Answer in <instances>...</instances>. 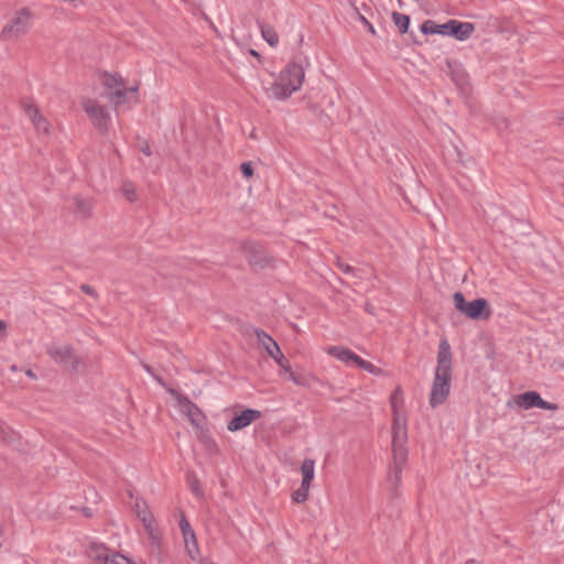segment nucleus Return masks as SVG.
<instances>
[{
  "label": "nucleus",
  "mask_w": 564,
  "mask_h": 564,
  "mask_svg": "<svg viewBox=\"0 0 564 564\" xmlns=\"http://www.w3.org/2000/svg\"><path fill=\"white\" fill-rule=\"evenodd\" d=\"M452 359L451 345L446 339L441 340L437 351V366L429 400L432 408L443 404L449 395Z\"/></svg>",
  "instance_id": "1"
},
{
  "label": "nucleus",
  "mask_w": 564,
  "mask_h": 564,
  "mask_svg": "<svg viewBox=\"0 0 564 564\" xmlns=\"http://www.w3.org/2000/svg\"><path fill=\"white\" fill-rule=\"evenodd\" d=\"M303 80L304 68L302 64L292 61L281 70L279 78L270 87V91L275 99L284 100L301 88Z\"/></svg>",
  "instance_id": "2"
},
{
  "label": "nucleus",
  "mask_w": 564,
  "mask_h": 564,
  "mask_svg": "<svg viewBox=\"0 0 564 564\" xmlns=\"http://www.w3.org/2000/svg\"><path fill=\"white\" fill-rule=\"evenodd\" d=\"M475 31L470 22L448 20L444 24H437L433 20H426L421 24V32L424 34L449 35L458 41H466Z\"/></svg>",
  "instance_id": "3"
},
{
  "label": "nucleus",
  "mask_w": 564,
  "mask_h": 564,
  "mask_svg": "<svg viewBox=\"0 0 564 564\" xmlns=\"http://www.w3.org/2000/svg\"><path fill=\"white\" fill-rule=\"evenodd\" d=\"M453 300L455 308L470 319L486 321L491 316V308L486 299L479 297L467 302L462 292H456Z\"/></svg>",
  "instance_id": "4"
},
{
  "label": "nucleus",
  "mask_w": 564,
  "mask_h": 564,
  "mask_svg": "<svg viewBox=\"0 0 564 564\" xmlns=\"http://www.w3.org/2000/svg\"><path fill=\"white\" fill-rule=\"evenodd\" d=\"M33 13L29 8L18 10L0 32L1 41H13L26 34L31 28Z\"/></svg>",
  "instance_id": "5"
},
{
  "label": "nucleus",
  "mask_w": 564,
  "mask_h": 564,
  "mask_svg": "<svg viewBox=\"0 0 564 564\" xmlns=\"http://www.w3.org/2000/svg\"><path fill=\"white\" fill-rule=\"evenodd\" d=\"M46 354L55 364L70 371H77L83 364L82 358L70 345L52 344L46 348Z\"/></svg>",
  "instance_id": "6"
},
{
  "label": "nucleus",
  "mask_w": 564,
  "mask_h": 564,
  "mask_svg": "<svg viewBox=\"0 0 564 564\" xmlns=\"http://www.w3.org/2000/svg\"><path fill=\"white\" fill-rule=\"evenodd\" d=\"M82 105L95 128L98 129L100 133L106 134L108 132V122L110 120L107 108L100 106L97 100L90 98L83 99Z\"/></svg>",
  "instance_id": "7"
},
{
  "label": "nucleus",
  "mask_w": 564,
  "mask_h": 564,
  "mask_svg": "<svg viewBox=\"0 0 564 564\" xmlns=\"http://www.w3.org/2000/svg\"><path fill=\"white\" fill-rule=\"evenodd\" d=\"M253 333L257 336L258 343L264 348L267 354L281 367L283 370H290L288 359L282 354L278 343L264 330L260 328H253Z\"/></svg>",
  "instance_id": "8"
},
{
  "label": "nucleus",
  "mask_w": 564,
  "mask_h": 564,
  "mask_svg": "<svg viewBox=\"0 0 564 564\" xmlns=\"http://www.w3.org/2000/svg\"><path fill=\"white\" fill-rule=\"evenodd\" d=\"M242 249L251 267L263 269L272 264L273 259L267 254L261 245L250 241L246 242Z\"/></svg>",
  "instance_id": "9"
},
{
  "label": "nucleus",
  "mask_w": 564,
  "mask_h": 564,
  "mask_svg": "<svg viewBox=\"0 0 564 564\" xmlns=\"http://www.w3.org/2000/svg\"><path fill=\"white\" fill-rule=\"evenodd\" d=\"M134 511L139 520L143 523L149 536L152 540H158L160 533L156 528L155 519L150 511L148 503L143 499L137 498L134 502Z\"/></svg>",
  "instance_id": "10"
},
{
  "label": "nucleus",
  "mask_w": 564,
  "mask_h": 564,
  "mask_svg": "<svg viewBox=\"0 0 564 564\" xmlns=\"http://www.w3.org/2000/svg\"><path fill=\"white\" fill-rule=\"evenodd\" d=\"M514 403L524 410L540 408L544 410L556 411L558 409L556 403H551L543 400L540 393L536 391H527L516 395Z\"/></svg>",
  "instance_id": "11"
},
{
  "label": "nucleus",
  "mask_w": 564,
  "mask_h": 564,
  "mask_svg": "<svg viewBox=\"0 0 564 564\" xmlns=\"http://www.w3.org/2000/svg\"><path fill=\"white\" fill-rule=\"evenodd\" d=\"M262 416L261 411L254 409H246L240 414H236L227 424V430L230 432L240 431L249 426L252 422Z\"/></svg>",
  "instance_id": "12"
},
{
  "label": "nucleus",
  "mask_w": 564,
  "mask_h": 564,
  "mask_svg": "<svg viewBox=\"0 0 564 564\" xmlns=\"http://www.w3.org/2000/svg\"><path fill=\"white\" fill-rule=\"evenodd\" d=\"M23 108L37 131L48 133L50 122L40 113L37 107L31 102L23 101Z\"/></svg>",
  "instance_id": "13"
},
{
  "label": "nucleus",
  "mask_w": 564,
  "mask_h": 564,
  "mask_svg": "<svg viewBox=\"0 0 564 564\" xmlns=\"http://www.w3.org/2000/svg\"><path fill=\"white\" fill-rule=\"evenodd\" d=\"M327 352L346 365L354 364L357 366L358 360L360 358L352 350L343 346H330L327 348Z\"/></svg>",
  "instance_id": "14"
},
{
  "label": "nucleus",
  "mask_w": 564,
  "mask_h": 564,
  "mask_svg": "<svg viewBox=\"0 0 564 564\" xmlns=\"http://www.w3.org/2000/svg\"><path fill=\"white\" fill-rule=\"evenodd\" d=\"M86 555L94 562L105 564L109 557V550L104 544L91 543L86 549Z\"/></svg>",
  "instance_id": "15"
},
{
  "label": "nucleus",
  "mask_w": 564,
  "mask_h": 564,
  "mask_svg": "<svg viewBox=\"0 0 564 564\" xmlns=\"http://www.w3.org/2000/svg\"><path fill=\"white\" fill-rule=\"evenodd\" d=\"M185 413L188 416L189 422L195 426L199 427L202 425V421L204 419V415L202 411L198 409V406L189 401L188 399H185L184 404Z\"/></svg>",
  "instance_id": "16"
},
{
  "label": "nucleus",
  "mask_w": 564,
  "mask_h": 564,
  "mask_svg": "<svg viewBox=\"0 0 564 564\" xmlns=\"http://www.w3.org/2000/svg\"><path fill=\"white\" fill-rule=\"evenodd\" d=\"M406 438L408 435L405 424L400 423L399 420H395L392 426V446H405Z\"/></svg>",
  "instance_id": "17"
},
{
  "label": "nucleus",
  "mask_w": 564,
  "mask_h": 564,
  "mask_svg": "<svg viewBox=\"0 0 564 564\" xmlns=\"http://www.w3.org/2000/svg\"><path fill=\"white\" fill-rule=\"evenodd\" d=\"M258 25L265 42L270 46L275 47L279 44V35L271 25L261 21H258Z\"/></svg>",
  "instance_id": "18"
},
{
  "label": "nucleus",
  "mask_w": 564,
  "mask_h": 564,
  "mask_svg": "<svg viewBox=\"0 0 564 564\" xmlns=\"http://www.w3.org/2000/svg\"><path fill=\"white\" fill-rule=\"evenodd\" d=\"M127 93L128 88L123 86L113 91H106L102 96L113 104L115 108H118L126 102Z\"/></svg>",
  "instance_id": "19"
},
{
  "label": "nucleus",
  "mask_w": 564,
  "mask_h": 564,
  "mask_svg": "<svg viewBox=\"0 0 564 564\" xmlns=\"http://www.w3.org/2000/svg\"><path fill=\"white\" fill-rule=\"evenodd\" d=\"M102 85L108 91H113L117 90L119 87L126 86L120 75L109 73L104 74Z\"/></svg>",
  "instance_id": "20"
},
{
  "label": "nucleus",
  "mask_w": 564,
  "mask_h": 564,
  "mask_svg": "<svg viewBox=\"0 0 564 564\" xmlns=\"http://www.w3.org/2000/svg\"><path fill=\"white\" fill-rule=\"evenodd\" d=\"M314 470H315V462L312 458H305L301 466L302 471V484H305V486H311V482L314 478Z\"/></svg>",
  "instance_id": "21"
},
{
  "label": "nucleus",
  "mask_w": 564,
  "mask_h": 564,
  "mask_svg": "<svg viewBox=\"0 0 564 564\" xmlns=\"http://www.w3.org/2000/svg\"><path fill=\"white\" fill-rule=\"evenodd\" d=\"M391 18L401 34L408 33L410 26L409 15L393 11Z\"/></svg>",
  "instance_id": "22"
},
{
  "label": "nucleus",
  "mask_w": 564,
  "mask_h": 564,
  "mask_svg": "<svg viewBox=\"0 0 564 564\" xmlns=\"http://www.w3.org/2000/svg\"><path fill=\"white\" fill-rule=\"evenodd\" d=\"M393 466L404 467L408 460L406 446H392Z\"/></svg>",
  "instance_id": "23"
},
{
  "label": "nucleus",
  "mask_w": 564,
  "mask_h": 564,
  "mask_svg": "<svg viewBox=\"0 0 564 564\" xmlns=\"http://www.w3.org/2000/svg\"><path fill=\"white\" fill-rule=\"evenodd\" d=\"M76 212L80 214L83 217H88L90 215L91 205L88 200L75 197Z\"/></svg>",
  "instance_id": "24"
},
{
  "label": "nucleus",
  "mask_w": 564,
  "mask_h": 564,
  "mask_svg": "<svg viewBox=\"0 0 564 564\" xmlns=\"http://www.w3.org/2000/svg\"><path fill=\"white\" fill-rule=\"evenodd\" d=\"M310 486H305V484L301 482V486L297 490L292 494V500L296 503H303L307 500Z\"/></svg>",
  "instance_id": "25"
},
{
  "label": "nucleus",
  "mask_w": 564,
  "mask_h": 564,
  "mask_svg": "<svg viewBox=\"0 0 564 564\" xmlns=\"http://www.w3.org/2000/svg\"><path fill=\"white\" fill-rule=\"evenodd\" d=\"M402 470L403 467L392 466V470L388 476V480L393 485L394 488H398L401 485Z\"/></svg>",
  "instance_id": "26"
},
{
  "label": "nucleus",
  "mask_w": 564,
  "mask_h": 564,
  "mask_svg": "<svg viewBox=\"0 0 564 564\" xmlns=\"http://www.w3.org/2000/svg\"><path fill=\"white\" fill-rule=\"evenodd\" d=\"M357 367L372 375H380L382 371L380 368L376 367L370 361L362 359L361 357L358 360Z\"/></svg>",
  "instance_id": "27"
},
{
  "label": "nucleus",
  "mask_w": 564,
  "mask_h": 564,
  "mask_svg": "<svg viewBox=\"0 0 564 564\" xmlns=\"http://www.w3.org/2000/svg\"><path fill=\"white\" fill-rule=\"evenodd\" d=\"M189 487H191V490L192 492L197 497V498H203L204 497V490L202 488V485H200V481L199 479L192 475L191 478H189Z\"/></svg>",
  "instance_id": "28"
},
{
  "label": "nucleus",
  "mask_w": 564,
  "mask_h": 564,
  "mask_svg": "<svg viewBox=\"0 0 564 564\" xmlns=\"http://www.w3.org/2000/svg\"><path fill=\"white\" fill-rule=\"evenodd\" d=\"M336 267L346 274L357 275V270L349 265L348 263H345L340 258H336L335 262Z\"/></svg>",
  "instance_id": "29"
},
{
  "label": "nucleus",
  "mask_w": 564,
  "mask_h": 564,
  "mask_svg": "<svg viewBox=\"0 0 564 564\" xmlns=\"http://www.w3.org/2000/svg\"><path fill=\"white\" fill-rule=\"evenodd\" d=\"M122 192L129 202H134L137 199L135 189L131 184H124Z\"/></svg>",
  "instance_id": "30"
},
{
  "label": "nucleus",
  "mask_w": 564,
  "mask_h": 564,
  "mask_svg": "<svg viewBox=\"0 0 564 564\" xmlns=\"http://www.w3.org/2000/svg\"><path fill=\"white\" fill-rule=\"evenodd\" d=\"M180 527H181V530L183 532L185 540L187 539L188 534H191L193 538L195 536L194 532L191 529L188 521L185 518H182V520L180 522Z\"/></svg>",
  "instance_id": "31"
},
{
  "label": "nucleus",
  "mask_w": 564,
  "mask_h": 564,
  "mask_svg": "<svg viewBox=\"0 0 564 564\" xmlns=\"http://www.w3.org/2000/svg\"><path fill=\"white\" fill-rule=\"evenodd\" d=\"M289 376H288V379L293 381L295 384L297 386H304L305 384V379L303 376H300V375H295L291 369L290 370H285Z\"/></svg>",
  "instance_id": "32"
},
{
  "label": "nucleus",
  "mask_w": 564,
  "mask_h": 564,
  "mask_svg": "<svg viewBox=\"0 0 564 564\" xmlns=\"http://www.w3.org/2000/svg\"><path fill=\"white\" fill-rule=\"evenodd\" d=\"M240 171L246 178H250L253 175V167L251 162H243L240 165Z\"/></svg>",
  "instance_id": "33"
},
{
  "label": "nucleus",
  "mask_w": 564,
  "mask_h": 564,
  "mask_svg": "<svg viewBox=\"0 0 564 564\" xmlns=\"http://www.w3.org/2000/svg\"><path fill=\"white\" fill-rule=\"evenodd\" d=\"M355 11H356L357 19L364 23V25L368 29V31L371 34H376V30H375L373 25L362 14H360L357 9H355Z\"/></svg>",
  "instance_id": "34"
},
{
  "label": "nucleus",
  "mask_w": 564,
  "mask_h": 564,
  "mask_svg": "<svg viewBox=\"0 0 564 564\" xmlns=\"http://www.w3.org/2000/svg\"><path fill=\"white\" fill-rule=\"evenodd\" d=\"M80 290L85 293V294H88L90 296H94V297H97V292L95 291V289L88 284H82L80 286Z\"/></svg>",
  "instance_id": "35"
},
{
  "label": "nucleus",
  "mask_w": 564,
  "mask_h": 564,
  "mask_svg": "<svg viewBox=\"0 0 564 564\" xmlns=\"http://www.w3.org/2000/svg\"><path fill=\"white\" fill-rule=\"evenodd\" d=\"M6 329H7V323L4 321L0 319V338L3 337Z\"/></svg>",
  "instance_id": "36"
},
{
  "label": "nucleus",
  "mask_w": 564,
  "mask_h": 564,
  "mask_svg": "<svg viewBox=\"0 0 564 564\" xmlns=\"http://www.w3.org/2000/svg\"><path fill=\"white\" fill-rule=\"evenodd\" d=\"M509 123L506 118H502L500 122L497 123L498 129L508 128Z\"/></svg>",
  "instance_id": "37"
},
{
  "label": "nucleus",
  "mask_w": 564,
  "mask_h": 564,
  "mask_svg": "<svg viewBox=\"0 0 564 564\" xmlns=\"http://www.w3.org/2000/svg\"><path fill=\"white\" fill-rule=\"evenodd\" d=\"M141 151L145 154V155H151V150H150V147L148 143H145L142 148H141Z\"/></svg>",
  "instance_id": "38"
},
{
  "label": "nucleus",
  "mask_w": 564,
  "mask_h": 564,
  "mask_svg": "<svg viewBox=\"0 0 564 564\" xmlns=\"http://www.w3.org/2000/svg\"><path fill=\"white\" fill-rule=\"evenodd\" d=\"M25 375L32 379H35L36 378V375L31 370V369H28L25 371Z\"/></svg>",
  "instance_id": "39"
},
{
  "label": "nucleus",
  "mask_w": 564,
  "mask_h": 564,
  "mask_svg": "<svg viewBox=\"0 0 564 564\" xmlns=\"http://www.w3.org/2000/svg\"><path fill=\"white\" fill-rule=\"evenodd\" d=\"M142 367H143V369H144L147 372H149L150 375H153V372H152V368H151L149 365H147V364H142Z\"/></svg>",
  "instance_id": "40"
},
{
  "label": "nucleus",
  "mask_w": 564,
  "mask_h": 564,
  "mask_svg": "<svg viewBox=\"0 0 564 564\" xmlns=\"http://www.w3.org/2000/svg\"><path fill=\"white\" fill-rule=\"evenodd\" d=\"M83 511H84L85 516L88 518H90L93 516L89 508H84Z\"/></svg>",
  "instance_id": "41"
},
{
  "label": "nucleus",
  "mask_w": 564,
  "mask_h": 564,
  "mask_svg": "<svg viewBox=\"0 0 564 564\" xmlns=\"http://www.w3.org/2000/svg\"><path fill=\"white\" fill-rule=\"evenodd\" d=\"M366 311L372 314V305L367 303L366 304Z\"/></svg>",
  "instance_id": "42"
},
{
  "label": "nucleus",
  "mask_w": 564,
  "mask_h": 564,
  "mask_svg": "<svg viewBox=\"0 0 564 564\" xmlns=\"http://www.w3.org/2000/svg\"><path fill=\"white\" fill-rule=\"evenodd\" d=\"M250 54L256 56V57H260L259 53L257 51H254V50H251Z\"/></svg>",
  "instance_id": "43"
},
{
  "label": "nucleus",
  "mask_w": 564,
  "mask_h": 564,
  "mask_svg": "<svg viewBox=\"0 0 564 564\" xmlns=\"http://www.w3.org/2000/svg\"><path fill=\"white\" fill-rule=\"evenodd\" d=\"M138 90V87L137 86H133L131 88L128 89V91H131V93H135Z\"/></svg>",
  "instance_id": "44"
},
{
  "label": "nucleus",
  "mask_w": 564,
  "mask_h": 564,
  "mask_svg": "<svg viewBox=\"0 0 564 564\" xmlns=\"http://www.w3.org/2000/svg\"><path fill=\"white\" fill-rule=\"evenodd\" d=\"M446 65L448 68H452V62L449 59L446 61Z\"/></svg>",
  "instance_id": "45"
},
{
  "label": "nucleus",
  "mask_w": 564,
  "mask_h": 564,
  "mask_svg": "<svg viewBox=\"0 0 564 564\" xmlns=\"http://www.w3.org/2000/svg\"><path fill=\"white\" fill-rule=\"evenodd\" d=\"M10 369H11L12 371H17V370H18V367H17L15 365H12V366L10 367Z\"/></svg>",
  "instance_id": "46"
},
{
  "label": "nucleus",
  "mask_w": 564,
  "mask_h": 564,
  "mask_svg": "<svg viewBox=\"0 0 564 564\" xmlns=\"http://www.w3.org/2000/svg\"><path fill=\"white\" fill-rule=\"evenodd\" d=\"M563 121H564V117H563Z\"/></svg>",
  "instance_id": "47"
}]
</instances>
